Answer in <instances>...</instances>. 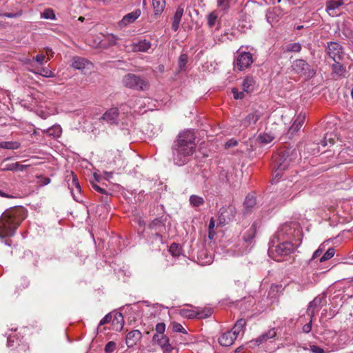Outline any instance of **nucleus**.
Listing matches in <instances>:
<instances>
[{
    "instance_id": "obj_1",
    "label": "nucleus",
    "mask_w": 353,
    "mask_h": 353,
    "mask_svg": "<svg viewBox=\"0 0 353 353\" xmlns=\"http://www.w3.org/2000/svg\"><path fill=\"white\" fill-rule=\"evenodd\" d=\"M302 233L296 223H285L276 232L269 243L268 254L280 261L282 256L292 253L301 243Z\"/></svg>"
},
{
    "instance_id": "obj_2",
    "label": "nucleus",
    "mask_w": 353,
    "mask_h": 353,
    "mask_svg": "<svg viewBox=\"0 0 353 353\" xmlns=\"http://www.w3.org/2000/svg\"><path fill=\"white\" fill-rule=\"evenodd\" d=\"M195 134L191 130H186L179 134L172 147L174 164L181 166L189 161L195 151Z\"/></svg>"
},
{
    "instance_id": "obj_3",
    "label": "nucleus",
    "mask_w": 353,
    "mask_h": 353,
    "mask_svg": "<svg viewBox=\"0 0 353 353\" xmlns=\"http://www.w3.org/2000/svg\"><path fill=\"white\" fill-rule=\"evenodd\" d=\"M24 218V212L21 209L3 213L0 218V238L14 236L17 228Z\"/></svg>"
},
{
    "instance_id": "obj_4",
    "label": "nucleus",
    "mask_w": 353,
    "mask_h": 353,
    "mask_svg": "<svg viewBox=\"0 0 353 353\" xmlns=\"http://www.w3.org/2000/svg\"><path fill=\"white\" fill-rule=\"evenodd\" d=\"M249 48L248 46H241L235 52L233 61L235 70L244 71L254 63L255 58L250 51H248Z\"/></svg>"
},
{
    "instance_id": "obj_5",
    "label": "nucleus",
    "mask_w": 353,
    "mask_h": 353,
    "mask_svg": "<svg viewBox=\"0 0 353 353\" xmlns=\"http://www.w3.org/2000/svg\"><path fill=\"white\" fill-rule=\"evenodd\" d=\"M326 334L332 339L331 341L326 343L327 345H330V350L332 352L343 349L352 341L351 336L347 332L342 331L336 334L334 331H328Z\"/></svg>"
},
{
    "instance_id": "obj_6",
    "label": "nucleus",
    "mask_w": 353,
    "mask_h": 353,
    "mask_svg": "<svg viewBox=\"0 0 353 353\" xmlns=\"http://www.w3.org/2000/svg\"><path fill=\"white\" fill-rule=\"evenodd\" d=\"M123 83L125 87L136 90L143 91L149 88V83L146 80L132 73L124 76Z\"/></svg>"
},
{
    "instance_id": "obj_7",
    "label": "nucleus",
    "mask_w": 353,
    "mask_h": 353,
    "mask_svg": "<svg viewBox=\"0 0 353 353\" xmlns=\"http://www.w3.org/2000/svg\"><path fill=\"white\" fill-rule=\"evenodd\" d=\"M319 281V274L316 272H307L302 274L296 283L299 291H302L315 285Z\"/></svg>"
},
{
    "instance_id": "obj_8",
    "label": "nucleus",
    "mask_w": 353,
    "mask_h": 353,
    "mask_svg": "<svg viewBox=\"0 0 353 353\" xmlns=\"http://www.w3.org/2000/svg\"><path fill=\"white\" fill-rule=\"evenodd\" d=\"M292 68L295 73L305 75L307 77H312L316 74V71L303 59L295 60L292 65Z\"/></svg>"
},
{
    "instance_id": "obj_9",
    "label": "nucleus",
    "mask_w": 353,
    "mask_h": 353,
    "mask_svg": "<svg viewBox=\"0 0 353 353\" xmlns=\"http://www.w3.org/2000/svg\"><path fill=\"white\" fill-rule=\"evenodd\" d=\"M276 161L277 165L273 172L272 179V181L274 183L278 182L282 177L283 172L288 168L290 161V160L288 159V157H286L285 153H283L281 155H279L276 157Z\"/></svg>"
},
{
    "instance_id": "obj_10",
    "label": "nucleus",
    "mask_w": 353,
    "mask_h": 353,
    "mask_svg": "<svg viewBox=\"0 0 353 353\" xmlns=\"http://www.w3.org/2000/svg\"><path fill=\"white\" fill-rule=\"evenodd\" d=\"M152 342L159 345L163 353H176V350L165 334H154Z\"/></svg>"
},
{
    "instance_id": "obj_11",
    "label": "nucleus",
    "mask_w": 353,
    "mask_h": 353,
    "mask_svg": "<svg viewBox=\"0 0 353 353\" xmlns=\"http://www.w3.org/2000/svg\"><path fill=\"white\" fill-rule=\"evenodd\" d=\"M236 213V208L232 205L223 207L219 210V221L220 225H225L234 219Z\"/></svg>"
},
{
    "instance_id": "obj_12",
    "label": "nucleus",
    "mask_w": 353,
    "mask_h": 353,
    "mask_svg": "<svg viewBox=\"0 0 353 353\" xmlns=\"http://www.w3.org/2000/svg\"><path fill=\"white\" fill-rule=\"evenodd\" d=\"M327 53L334 62L342 60L344 52L342 46L336 42L327 43Z\"/></svg>"
},
{
    "instance_id": "obj_13",
    "label": "nucleus",
    "mask_w": 353,
    "mask_h": 353,
    "mask_svg": "<svg viewBox=\"0 0 353 353\" xmlns=\"http://www.w3.org/2000/svg\"><path fill=\"white\" fill-rule=\"evenodd\" d=\"M119 111L118 108L112 107L107 110L99 118L100 121H105L109 125H117L119 121Z\"/></svg>"
},
{
    "instance_id": "obj_14",
    "label": "nucleus",
    "mask_w": 353,
    "mask_h": 353,
    "mask_svg": "<svg viewBox=\"0 0 353 353\" xmlns=\"http://www.w3.org/2000/svg\"><path fill=\"white\" fill-rule=\"evenodd\" d=\"M263 112L260 110H253L242 121L241 125L245 128L252 126L263 117Z\"/></svg>"
},
{
    "instance_id": "obj_15",
    "label": "nucleus",
    "mask_w": 353,
    "mask_h": 353,
    "mask_svg": "<svg viewBox=\"0 0 353 353\" xmlns=\"http://www.w3.org/2000/svg\"><path fill=\"white\" fill-rule=\"evenodd\" d=\"M305 119V113L301 112L295 116L292 119V124L289 128L288 134H290V136H294L303 126Z\"/></svg>"
},
{
    "instance_id": "obj_16",
    "label": "nucleus",
    "mask_w": 353,
    "mask_h": 353,
    "mask_svg": "<svg viewBox=\"0 0 353 353\" xmlns=\"http://www.w3.org/2000/svg\"><path fill=\"white\" fill-rule=\"evenodd\" d=\"M141 14L140 9H136L133 12L125 14L119 22V26L122 28L134 23L140 17Z\"/></svg>"
},
{
    "instance_id": "obj_17",
    "label": "nucleus",
    "mask_w": 353,
    "mask_h": 353,
    "mask_svg": "<svg viewBox=\"0 0 353 353\" xmlns=\"http://www.w3.org/2000/svg\"><path fill=\"white\" fill-rule=\"evenodd\" d=\"M141 336L142 334L138 330H134L128 332L125 339L127 346L128 347H133L137 343L138 341L141 340Z\"/></svg>"
},
{
    "instance_id": "obj_18",
    "label": "nucleus",
    "mask_w": 353,
    "mask_h": 353,
    "mask_svg": "<svg viewBox=\"0 0 353 353\" xmlns=\"http://www.w3.org/2000/svg\"><path fill=\"white\" fill-rule=\"evenodd\" d=\"M256 197L252 194H248L243 202V214L248 215L256 208Z\"/></svg>"
},
{
    "instance_id": "obj_19",
    "label": "nucleus",
    "mask_w": 353,
    "mask_h": 353,
    "mask_svg": "<svg viewBox=\"0 0 353 353\" xmlns=\"http://www.w3.org/2000/svg\"><path fill=\"white\" fill-rule=\"evenodd\" d=\"M236 339L235 334L228 331L223 333L219 338V343L222 346L228 347L232 345Z\"/></svg>"
},
{
    "instance_id": "obj_20",
    "label": "nucleus",
    "mask_w": 353,
    "mask_h": 353,
    "mask_svg": "<svg viewBox=\"0 0 353 353\" xmlns=\"http://www.w3.org/2000/svg\"><path fill=\"white\" fill-rule=\"evenodd\" d=\"M150 228L156 231V236L162 241V236L161 232L165 230V223L161 219H154L150 224Z\"/></svg>"
},
{
    "instance_id": "obj_21",
    "label": "nucleus",
    "mask_w": 353,
    "mask_h": 353,
    "mask_svg": "<svg viewBox=\"0 0 353 353\" xmlns=\"http://www.w3.org/2000/svg\"><path fill=\"white\" fill-rule=\"evenodd\" d=\"M321 303V299L319 297H316L309 303L307 312L309 316H310L311 319H312L315 314L319 310L320 305Z\"/></svg>"
},
{
    "instance_id": "obj_22",
    "label": "nucleus",
    "mask_w": 353,
    "mask_h": 353,
    "mask_svg": "<svg viewBox=\"0 0 353 353\" xmlns=\"http://www.w3.org/2000/svg\"><path fill=\"white\" fill-rule=\"evenodd\" d=\"M276 335V331L275 328L270 329L256 338L254 341L255 344L259 345L266 342L268 340L274 338Z\"/></svg>"
},
{
    "instance_id": "obj_23",
    "label": "nucleus",
    "mask_w": 353,
    "mask_h": 353,
    "mask_svg": "<svg viewBox=\"0 0 353 353\" xmlns=\"http://www.w3.org/2000/svg\"><path fill=\"white\" fill-rule=\"evenodd\" d=\"M345 68L339 63V61L332 65V75L334 78L345 77Z\"/></svg>"
},
{
    "instance_id": "obj_24",
    "label": "nucleus",
    "mask_w": 353,
    "mask_h": 353,
    "mask_svg": "<svg viewBox=\"0 0 353 353\" xmlns=\"http://www.w3.org/2000/svg\"><path fill=\"white\" fill-rule=\"evenodd\" d=\"M183 14V7L182 6H179L176 8L174 15L173 17V21L172 23V29L174 31H176L179 29L180 21H181Z\"/></svg>"
},
{
    "instance_id": "obj_25",
    "label": "nucleus",
    "mask_w": 353,
    "mask_h": 353,
    "mask_svg": "<svg viewBox=\"0 0 353 353\" xmlns=\"http://www.w3.org/2000/svg\"><path fill=\"white\" fill-rule=\"evenodd\" d=\"M27 165L21 164L19 162L8 163L1 168L2 171L23 172L28 167Z\"/></svg>"
},
{
    "instance_id": "obj_26",
    "label": "nucleus",
    "mask_w": 353,
    "mask_h": 353,
    "mask_svg": "<svg viewBox=\"0 0 353 353\" xmlns=\"http://www.w3.org/2000/svg\"><path fill=\"white\" fill-rule=\"evenodd\" d=\"M151 48V43L145 39L139 41L133 46V50L135 52H148Z\"/></svg>"
},
{
    "instance_id": "obj_27",
    "label": "nucleus",
    "mask_w": 353,
    "mask_h": 353,
    "mask_svg": "<svg viewBox=\"0 0 353 353\" xmlns=\"http://www.w3.org/2000/svg\"><path fill=\"white\" fill-rule=\"evenodd\" d=\"M70 176H71V178H72V182H71V183H69V187L71 188V193L73 195L74 199L75 200H77L75 196L74 190L77 193H80L81 186L79 183L77 176L75 174H74V173L72 172L70 173Z\"/></svg>"
},
{
    "instance_id": "obj_28",
    "label": "nucleus",
    "mask_w": 353,
    "mask_h": 353,
    "mask_svg": "<svg viewBox=\"0 0 353 353\" xmlns=\"http://www.w3.org/2000/svg\"><path fill=\"white\" fill-rule=\"evenodd\" d=\"M43 132L53 138H58L61 135L62 129L59 125H54L46 130H43Z\"/></svg>"
},
{
    "instance_id": "obj_29",
    "label": "nucleus",
    "mask_w": 353,
    "mask_h": 353,
    "mask_svg": "<svg viewBox=\"0 0 353 353\" xmlns=\"http://www.w3.org/2000/svg\"><path fill=\"white\" fill-rule=\"evenodd\" d=\"M255 81L252 77H246L242 83V88L243 92L249 93L254 90Z\"/></svg>"
},
{
    "instance_id": "obj_30",
    "label": "nucleus",
    "mask_w": 353,
    "mask_h": 353,
    "mask_svg": "<svg viewBox=\"0 0 353 353\" xmlns=\"http://www.w3.org/2000/svg\"><path fill=\"white\" fill-rule=\"evenodd\" d=\"M89 62L84 58L74 57L72 63V67L77 70H83Z\"/></svg>"
},
{
    "instance_id": "obj_31",
    "label": "nucleus",
    "mask_w": 353,
    "mask_h": 353,
    "mask_svg": "<svg viewBox=\"0 0 353 353\" xmlns=\"http://www.w3.org/2000/svg\"><path fill=\"white\" fill-rule=\"evenodd\" d=\"M245 324H246L245 320L243 319H241L238 320L236 322V323L234 324V325L233 326L231 332L232 333L235 334V336L236 338L241 334V332H243V327H245Z\"/></svg>"
},
{
    "instance_id": "obj_32",
    "label": "nucleus",
    "mask_w": 353,
    "mask_h": 353,
    "mask_svg": "<svg viewBox=\"0 0 353 353\" xmlns=\"http://www.w3.org/2000/svg\"><path fill=\"white\" fill-rule=\"evenodd\" d=\"M325 250V242L321 243L319 248L313 253L312 258L309 261V265L314 266L315 260L319 258Z\"/></svg>"
},
{
    "instance_id": "obj_33",
    "label": "nucleus",
    "mask_w": 353,
    "mask_h": 353,
    "mask_svg": "<svg viewBox=\"0 0 353 353\" xmlns=\"http://www.w3.org/2000/svg\"><path fill=\"white\" fill-rule=\"evenodd\" d=\"M152 6L155 14H161L165 6V0H152Z\"/></svg>"
},
{
    "instance_id": "obj_34",
    "label": "nucleus",
    "mask_w": 353,
    "mask_h": 353,
    "mask_svg": "<svg viewBox=\"0 0 353 353\" xmlns=\"http://www.w3.org/2000/svg\"><path fill=\"white\" fill-rule=\"evenodd\" d=\"M338 8L339 6H337L336 1L334 0H330L326 3V11L327 12L330 16H337L338 14L335 12V10Z\"/></svg>"
},
{
    "instance_id": "obj_35",
    "label": "nucleus",
    "mask_w": 353,
    "mask_h": 353,
    "mask_svg": "<svg viewBox=\"0 0 353 353\" xmlns=\"http://www.w3.org/2000/svg\"><path fill=\"white\" fill-rule=\"evenodd\" d=\"M112 324L116 327V330H121L124 325V319L121 313H117L112 319Z\"/></svg>"
},
{
    "instance_id": "obj_36",
    "label": "nucleus",
    "mask_w": 353,
    "mask_h": 353,
    "mask_svg": "<svg viewBox=\"0 0 353 353\" xmlns=\"http://www.w3.org/2000/svg\"><path fill=\"white\" fill-rule=\"evenodd\" d=\"M274 139V137L271 133L264 132L262 134H260L258 137L257 140L263 144H268L270 143L273 141Z\"/></svg>"
},
{
    "instance_id": "obj_37",
    "label": "nucleus",
    "mask_w": 353,
    "mask_h": 353,
    "mask_svg": "<svg viewBox=\"0 0 353 353\" xmlns=\"http://www.w3.org/2000/svg\"><path fill=\"white\" fill-rule=\"evenodd\" d=\"M179 314L183 317L193 319L198 316V311L192 309H181L179 310Z\"/></svg>"
},
{
    "instance_id": "obj_38",
    "label": "nucleus",
    "mask_w": 353,
    "mask_h": 353,
    "mask_svg": "<svg viewBox=\"0 0 353 353\" xmlns=\"http://www.w3.org/2000/svg\"><path fill=\"white\" fill-rule=\"evenodd\" d=\"M255 234V230L253 227L249 228L247 232L243 234V239L244 241L248 244L250 245L253 241Z\"/></svg>"
},
{
    "instance_id": "obj_39",
    "label": "nucleus",
    "mask_w": 353,
    "mask_h": 353,
    "mask_svg": "<svg viewBox=\"0 0 353 353\" xmlns=\"http://www.w3.org/2000/svg\"><path fill=\"white\" fill-rule=\"evenodd\" d=\"M20 147V143L17 141H3L0 143V148L8 150H17Z\"/></svg>"
},
{
    "instance_id": "obj_40",
    "label": "nucleus",
    "mask_w": 353,
    "mask_h": 353,
    "mask_svg": "<svg viewBox=\"0 0 353 353\" xmlns=\"http://www.w3.org/2000/svg\"><path fill=\"white\" fill-rule=\"evenodd\" d=\"M336 135L332 133H326L324 136L323 140L321 142L322 146L325 147L328 144L333 145L335 141Z\"/></svg>"
},
{
    "instance_id": "obj_41",
    "label": "nucleus",
    "mask_w": 353,
    "mask_h": 353,
    "mask_svg": "<svg viewBox=\"0 0 353 353\" xmlns=\"http://www.w3.org/2000/svg\"><path fill=\"white\" fill-rule=\"evenodd\" d=\"M190 203L193 207H199L204 203V199L201 196L193 194L190 196Z\"/></svg>"
},
{
    "instance_id": "obj_42",
    "label": "nucleus",
    "mask_w": 353,
    "mask_h": 353,
    "mask_svg": "<svg viewBox=\"0 0 353 353\" xmlns=\"http://www.w3.org/2000/svg\"><path fill=\"white\" fill-rule=\"evenodd\" d=\"M169 252L173 256H179L181 254V248L178 243H173L171 244L169 248Z\"/></svg>"
},
{
    "instance_id": "obj_43",
    "label": "nucleus",
    "mask_w": 353,
    "mask_h": 353,
    "mask_svg": "<svg viewBox=\"0 0 353 353\" xmlns=\"http://www.w3.org/2000/svg\"><path fill=\"white\" fill-rule=\"evenodd\" d=\"M302 47L299 43H292L286 46L285 51L299 52L301 51Z\"/></svg>"
},
{
    "instance_id": "obj_44",
    "label": "nucleus",
    "mask_w": 353,
    "mask_h": 353,
    "mask_svg": "<svg viewBox=\"0 0 353 353\" xmlns=\"http://www.w3.org/2000/svg\"><path fill=\"white\" fill-rule=\"evenodd\" d=\"M334 254H335L334 248H330L325 252V254L320 258L319 261L321 263V262H324L327 260H329L334 256Z\"/></svg>"
},
{
    "instance_id": "obj_45",
    "label": "nucleus",
    "mask_w": 353,
    "mask_h": 353,
    "mask_svg": "<svg viewBox=\"0 0 353 353\" xmlns=\"http://www.w3.org/2000/svg\"><path fill=\"white\" fill-rule=\"evenodd\" d=\"M31 71L35 74L42 75L44 77H54L56 76L55 74L48 68H42L39 72L33 70Z\"/></svg>"
},
{
    "instance_id": "obj_46",
    "label": "nucleus",
    "mask_w": 353,
    "mask_h": 353,
    "mask_svg": "<svg viewBox=\"0 0 353 353\" xmlns=\"http://www.w3.org/2000/svg\"><path fill=\"white\" fill-rule=\"evenodd\" d=\"M327 347L325 349L317 346V345H310V350L312 353H329L332 352V350H330V345H327Z\"/></svg>"
},
{
    "instance_id": "obj_47",
    "label": "nucleus",
    "mask_w": 353,
    "mask_h": 353,
    "mask_svg": "<svg viewBox=\"0 0 353 353\" xmlns=\"http://www.w3.org/2000/svg\"><path fill=\"white\" fill-rule=\"evenodd\" d=\"M41 18L54 20L56 17L53 10L48 8L41 13Z\"/></svg>"
},
{
    "instance_id": "obj_48",
    "label": "nucleus",
    "mask_w": 353,
    "mask_h": 353,
    "mask_svg": "<svg viewBox=\"0 0 353 353\" xmlns=\"http://www.w3.org/2000/svg\"><path fill=\"white\" fill-rule=\"evenodd\" d=\"M218 16L215 12H212L208 16V25L209 27L212 28L215 26L217 21Z\"/></svg>"
},
{
    "instance_id": "obj_49",
    "label": "nucleus",
    "mask_w": 353,
    "mask_h": 353,
    "mask_svg": "<svg viewBox=\"0 0 353 353\" xmlns=\"http://www.w3.org/2000/svg\"><path fill=\"white\" fill-rule=\"evenodd\" d=\"M231 0H217L218 8L221 10H227L230 7Z\"/></svg>"
},
{
    "instance_id": "obj_50",
    "label": "nucleus",
    "mask_w": 353,
    "mask_h": 353,
    "mask_svg": "<svg viewBox=\"0 0 353 353\" xmlns=\"http://www.w3.org/2000/svg\"><path fill=\"white\" fill-rule=\"evenodd\" d=\"M212 314L211 308H207L201 311L198 312V317L201 319L207 318Z\"/></svg>"
},
{
    "instance_id": "obj_51",
    "label": "nucleus",
    "mask_w": 353,
    "mask_h": 353,
    "mask_svg": "<svg viewBox=\"0 0 353 353\" xmlns=\"http://www.w3.org/2000/svg\"><path fill=\"white\" fill-rule=\"evenodd\" d=\"M116 343L114 341H109L105 346L104 351L105 353H112L116 348Z\"/></svg>"
},
{
    "instance_id": "obj_52",
    "label": "nucleus",
    "mask_w": 353,
    "mask_h": 353,
    "mask_svg": "<svg viewBox=\"0 0 353 353\" xmlns=\"http://www.w3.org/2000/svg\"><path fill=\"white\" fill-rule=\"evenodd\" d=\"M187 61L188 56L185 54H181L179 59V67L181 70L185 66Z\"/></svg>"
},
{
    "instance_id": "obj_53",
    "label": "nucleus",
    "mask_w": 353,
    "mask_h": 353,
    "mask_svg": "<svg viewBox=\"0 0 353 353\" xmlns=\"http://www.w3.org/2000/svg\"><path fill=\"white\" fill-rule=\"evenodd\" d=\"M173 331L176 332L187 333L183 327L178 323L174 322L172 323Z\"/></svg>"
},
{
    "instance_id": "obj_54",
    "label": "nucleus",
    "mask_w": 353,
    "mask_h": 353,
    "mask_svg": "<svg viewBox=\"0 0 353 353\" xmlns=\"http://www.w3.org/2000/svg\"><path fill=\"white\" fill-rule=\"evenodd\" d=\"M232 92L235 99H241L245 97V92H243V90L242 92H239L236 88L232 89Z\"/></svg>"
},
{
    "instance_id": "obj_55",
    "label": "nucleus",
    "mask_w": 353,
    "mask_h": 353,
    "mask_svg": "<svg viewBox=\"0 0 353 353\" xmlns=\"http://www.w3.org/2000/svg\"><path fill=\"white\" fill-rule=\"evenodd\" d=\"M156 332L155 334H164V332L165 330V325L163 323H157L156 325Z\"/></svg>"
},
{
    "instance_id": "obj_56",
    "label": "nucleus",
    "mask_w": 353,
    "mask_h": 353,
    "mask_svg": "<svg viewBox=\"0 0 353 353\" xmlns=\"http://www.w3.org/2000/svg\"><path fill=\"white\" fill-rule=\"evenodd\" d=\"M107 40L109 42L110 46H114L117 43V41L118 40V37L114 34H108L107 36Z\"/></svg>"
},
{
    "instance_id": "obj_57",
    "label": "nucleus",
    "mask_w": 353,
    "mask_h": 353,
    "mask_svg": "<svg viewBox=\"0 0 353 353\" xmlns=\"http://www.w3.org/2000/svg\"><path fill=\"white\" fill-rule=\"evenodd\" d=\"M112 316L110 313L107 314L99 322V325H105L112 321Z\"/></svg>"
},
{
    "instance_id": "obj_58",
    "label": "nucleus",
    "mask_w": 353,
    "mask_h": 353,
    "mask_svg": "<svg viewBox=\"0 0 353 353\" xmlns=\"http://www.w3.org/2000/svg\"><path fill=\"white\" fill-rule=\"evenodd\" d=\"M91 186L92 188L96 190L97 192L101 193V194H106V190L99 187L95 182L91 181Z\"/></svg>"
},
{
    "instance_id": "obj_59",
    "label": "nucleus",
    "mask_w": 353,
    "mask_h": 353,
    "mask_svg": "<svg viewBox=\"0 0 353 353\" xmlns=\"http://www.w3.org/2000/svg\"><path fill=\"white\" fill-rule=\"evenodd\" d=\"M237 144H238V142L236 140H235L234 139H231L225 143V147L226 148H230L234 147V146L237 145Z\"/></svg>"
},
{
    "instance_id": "obj_60",
    "label": "nucleus",
    "mask_w": 353,
    "mask_h": 353,
    "mask_svg": "<svg viewBox=\"0 0 353 353\" xmlns=\"http://www.w3.org/2000/svg\"><path fill=\"white\" fill-rule=\"evenodd\" d=\"M37 63H40V64H43L44 61H45V59H46V56L43 54H37L36 57H34L33 58Z\"/></svg>"
},
{
    "instance_id": "obj_61",
    "label": "nucleus",
    "mask_w": 353,
    "mask_h": 353,
    "mask_svg": "<svg viewBox=\"0 0 353 353\" xmlns=\"http://www.w3.org/2000/svg\"><path fill=\"white\" fill-rule=\"evenodd\" d=\"M312 323V320L311 319L309 323H306L305 325H304L303 326L302 330L304 333H309L311 331Z\"/></svg>"
},
{
    "instance_id": "obj_62",
    "label": "nucleus",
    "mask_w": 353,
    "mask_h": 353,
    "mask_svg": "<svg viewBox=\"0 0 353 353\" xmlns=\"http://www.w3.org/2000/svg\"><path fill=\"white\" fill-rule=\"evenodd\" d=\"M214 226H215V223H214V219L212 218L210 219V221L209 223V237H210V234H212V231H213L214 228Z\"/></svg>"
},
{
    "instance_id": "obj_63",
    "label": "nucleus",
    "mask_w": 353,
    "mask_h": 353,
    "mask_svg": "<svg viewBox=\"0 0 353 353\" xmlns=\"http://www.w3.org/2000/svg\"><path fill=\"white\" fill-rule=\"evenodd\" d=\"M0 16L6 17H8V18H14V17H17L18 16V14H14V13H2V12H0Z\"/></svg>"
},
{
    "instance_id": "obj_64",
    "label": "nucleus",
    "mask_w": 353,
    "mask_h": 353,
    "mask_svg": "<svg viewBox=\"0 0 353 353\" xmlns=\"http://www.w3.org/2000/svg\"><path fill=\"white\" fill-rule=\"evenodd\" d=\"M41 185H48L50 183V178H48V177H43V178H42V181H41Z\"/></svg>"
}]
</instances>
